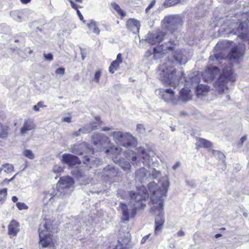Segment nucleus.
<instances>
[{
    "mask_svg": "<svg viewBox=\"0 0 249 249\" xmlns=\"http://www.w3.org/2000/svg\"><path fill=\"white\" fill-rule=\"evenodd\" d=\"M168 186L169 183L168 181L162 183L161 187H160L154 182H151L148 185L149 191L151 193V212L153 214L157 215L155 219L154 232L155 234H158L161 231L165 222L163 212V197L166 196Z\"/></svg>",
    "mask_w": 249,
    "mask_h": 249,
    "instance_id": "f257e3e1",
    "label": "nucleus"
},
{
    "mask_svg": "<svg viewBox=\"0 0 249 249\" xmlns=\"http://www.w3.org/2000/svg\"><path fill=\"white\" fill-rule=\"evenodd\" d=\"M187 62V60L183 54L182 51H176L171 58H169L167 63L160 67V79L170 86L176 88L180 84L184 73L181 71L177 72L176 70L173 67L177 64H184Z\"/></svg>",
    "mask_w": 249,
    "mask_h": 249,
    "instance_id": "f03ea898",
    "label": "nucleus"
},
{
    "mask_svg": "<svg viewBox=\"0 0 249 249\" xmlns=\"http://www.w3.org/2000/svg\"><path fill=\"white\" fill-rule=\"evenodd\" d=\"M130 201L128 206L121 203L120 207L122 211V220L124 222L128 221L129 217H133L136 214L137 210L143 209L145 204L142 201L145 200L149 196L147 191L143 186L140 187L136 193H129Z\"/></svg>",
    "mask_w": 249,
    "mask_h": 249,
    "instance_id": "7ed1b4c3",
    "label": "nucleus"
},
{
    "mask_svg": "<svg viewBox=\"0 0 249 249\" xmlns=\"http://www.w3.org/2000/svg\"><path fill=\"white\" fill-rule=\"evenodd\" d=\"M236 80V75L233 72L231 66L224 68L222 73L213 83V87L217 92V96L221 95L228 90L227 84L229 82H234Z\"/></svg>",
    "mask_w": 249,
    "mask_h": 249,
    "instance_id": "20e7f679",
    "label": "nucleus"
},
{
    "mask_svg": "<svg viewBox=\"0 0 249 249\" xmlns=\"http://www.w3.org/2000/svg\"><path fill=\"white\" fill-rule=\"evenodd\" d=\"M50 221L44 219L39 225L38 233L39 237V244L42 248L49 247L52 243V236L49 233L51 231V225Z\"/></svg>",
    "mask_w": 249,
    "mask_h": 249,
    "instance_id": "39448f33",
    "label": "nucleus"
},
{
    "mask_svg": "<svg viewBox=\"0 0 249 249\" xmlns=\"http://www.w3.org/2000/svg\"><path fill=\"white\" fill-rule=\"evenodd\" d=\"M238 24V22L233 23L235 27L232 29L231 33L236 35L243 39L247 37L248 34V27L249 26V12H246L242 14V19Z\"/></svg>",
    "mask_w": 249,
    "mask_h": 249,
    "instance_id": "423d86ee",
    "label": "nucleus"
},
{
    "mask_svg": "<svg viewBox=\"0 0 249 249\" xmlns=\"http://www.w3.org/2000/svg\"><path fill=\"white\" fill-rule=\"evenodd\" d=\"M182 24V20L178 15L168 16L162 21V27L171 32H173Z\"/></svg>",
    "mask_w": 249,
    "mask_h": 249,
    "instance_id": "0eeeda50",
    "label": "nucleus"
},
{
    "mask_svg": "<svg viewBox=\"0 0 249 249\" xmlns=\"http://www.w3.org/2000/svg\"><path fill=\"white\" fill-rule=\"evenodd\" d=\"M112 136L116 143L124 147H127L136 144L135 138L129 133L115 131L113 133Z\"/></svg>",
    "mask_w": 249,
    "mask_h": 249,
    "instance_id": "6e6552de",
    "label": "nucleus"
},
{
    "mask_svg": "<svg viewBox=\"0 0 249 249\" xmlns=\"http://www.w3.org/2000/svg\"><path fill=\"white\" fill-rule=\"evenodd\" d=\"M74 181L71 177H63L60 178L57 186L58 192L64 194L73 190Z\"/></svg>",
    "mask_w": 249,
    "mask_h": 249,
    "instance_id": "1a4fd4ad",
    "label": "nucleus"
},
{
    "mask_svg": "<svg viewBox=\"0 0 249 249\" xmlns=\"http://www.w3.org/2000/svg\"><path fill=\"white\" fill-rule=\"evenodd\" d=\"M160 92L161 94L162 99L168 103L173 105L180 104V100L178 96H176L175 92L170 89H160Z\"/></svg>",
    "mask_w": 249,
    "mask_h": 249,
    "instance_id": "9d476101",
    "label": "nucleus"
},
{
    "mask_svg": "<svg viewBox=\"0 0 249 249\" xmlns=\"http://www.w3.org/2000/svg\"><path fill=\"white\" fill-rule=\"evenodd\" d=\"M174 44L173 41H169L165 42L160 46H157L153 49V57L155 59L156 57H161L162 54L167 53L168 51L173 50Z\"/></svg>",
    "mask_w": 249,
    "mask_h": 249,
    "instance_id": "9b49d317",
    "label": "nucleus"
},
{
    "mask_svg": "<svg viewBox=\"0 0 249 249\" xmlns=\"http://www.w3.org/2000/svg\"><path fill=\"white\" fill-rule=\"evenodd\" d=\"M92 139L93 144L100 149L109 145L110 142L108 137L102 133L94 134Z\"/></svg>",
    "mask_w": 249,
    "mask_h": 249,
    "instance_id": "f8f14e48",
    "label": "nucleus"
},
{
    "mask_svg": "<svg viewBox=\"0 0 249 249\" xmlns=\"http://www.w3.org/2000/svg\"><path fill=\"white\" fill-rule=\"evenodd\" d=\"M219 69L216 66H208L201 76L205 82L210 83L219 73Z\"/></svg>",
    "mask_w": 249,
    "mask_h": 249,
    "instance_id": "ddd939ff",
    "label": "nucleus"
},
{
    "mask_svg": "<svg viewBox=\"0 0 249 249\" xmlns=\"http://www.w3.org/2000/svg\"><path fill=\"white\" fill-rule=\"evenodd\" d=\"M185 81V86L189 88H196L199 85L200 82V76L197 71H195L190 73L187 78L183 77Z\"/></svg>",
    "mask_w": 249,
    "mask_h": 249,
    "instance_id": "4468645a",
    "label": "nucleus"
},
{
    "mask_svg": "<svg viewBox=\"0 0 249 249\" xmlns=\"http://www.w3.org/2000/svg\"><path fill=\"white\" fill-rule=\"evenodd\" d=\"M166 35V33L164 31H160L156 34L149 33L146 36V40L149 44L154 45L163 40Z\"/></svg>",
    "mask_w": 249,
    "mask_h": 249,
    "instance_id": "2eb2a0df",
    "label": "nucleus"
},
{
    "mask_svg": "<svg viewBox=\"0 0 249 249\" xmlns=\"http://www.w3.org/2000/svg\"><path fill=\"white\" fill-rule=\"evenodd\" d=\"M62 161L69 166L81 163L80 160L77 156L71 154H64L62 156Z\"/></svg>",
    "mask_w": 249,
    "mask_h": 249,
    "instance_id": "dca6fc26",
    "label": "nucleus"
},
{
    "mask_svg": "<svg viewBox=\"0 0 249 249\" xmlns=\"http://www.w3.org/2000/svg\"><path fill=\"white\" fill-rule=\"evenodd\" d=\"M131 248L130 239L128 236L119 237L115 249H129Z\"/></svg>",
    "mask_w": 249,
    "mask_h": 249,
    "instance_id": "f3484780",
    "label": "nucleus"
},
{
    "mask_svg": "<svg viewBox=\"0 0 249 249\" xmlns=\"http://www.w3.org/2000/svg\"><path fill=\"white\" fill-rule=\"evenodd\" d=\"M126 25L127 29L133 33L137 34L139 32L141 24L138 20L130 18L127 21Z\"/></svg>",
    "mask_w": 249,
    "mask_h": 249,
    "instance_id": "a211bd4d",
    "label": "nucleus"
},
{
    "mask_svg": "<svg viewBox=\"0 0 249 249\" xmlns=\"http://www.w3.org/2000/svg\"><path fill=\"white\" fill-rule=\"evenodd\" d=\"M244 53V50L240 46H236L232 48L228 54L230 59H238L243 56Z\"/></svg>",
    "mask_w": 249,
    "mask_h": 249,
    "instance_id": "6ab92c4d",
    "label": "nucleus"
},
{
    "mask_svg": "<svg viewBox=\"0 0 249 249\" xmlns=\"http://www.w3.org/2000/svg\"><path fill=\"white\" fill-rule=\"evenodd\" d=\"M118 170L112 165H108L103 170V176L109 178H112L118 174Z\"/></svg>",
    "mask_w": 249,
    "mask_h": 249,
    "instance_id": "aec40b11",
    "label": "nucleus"
},
{
    "mask_svg": "<svg viewBox=\"0 0 249 249\" xmlns=\"http://www.w3.org/2000/svg\"><path fill=\"white\" fill-rule=\"evenodd\" d=\"M138 152L140 156V158L142 160V162L143 164L145 166L149 165L152 160L145 149L142 147H140L138 149Z\"/></svg>",
    "mask_w": 249,
    "mask_h": 249,
    "instance_id": "412c9836",
    "label": "nucleus"
},
{
    "mask_svg": "<svg viewBox=\"0 0 249 249\" xmlns=\"http://www.w3.org/2000/svg\"><path fill=\"white\" fill-rule=\"evenodd\" d=\"M185 87V88H182L180 90V96H178L180 101L187 102L191 100V90L188 87Z\"/></svg>",
    "mask_w": 249,
    "mask_h": 249,
    "instance_id": "4be33fe9",
    "label": "nucleus"
},
{
    "mask_svg": "<svg viewBox=\"0 0 249 249\" xmlns=\"http://www.w3.org/2000/svg\"><path fill=\"white\" fill-rule=\"evenodd\" d=\"M148 172L143 167L140 168L135 172L136 179L142 182L147 180Z\"/></svg>",
    "mask_w": 249,
    "mask_h": 249,
    "instance_id": "5701e85b",
    "label": "nucleus"
},
{
    "mask_svg": "<svg viewBox=\"0 0 249 249\" xmlns=\"http://www.w3.org/2000/svg\"><path fill=\"white\" fill-rule=\"evenodd\" d=\"M8 229L9 235L16 236L19 231V224L16 220H13L9 224Z\"/></svg>",
    "mask_w": 249,
    "mask_h": 249,
    "instance_id": "b1692460",
    "label": "nucleus"
},
{
    "mask_svg": "<svg viewBox=\"0 0 249 249\" xmlns=\"http://www.w3.org/2000/svg\"><path fill=\"white\" fill-rule=\"evenodd\" d=\"M35 127V124L32 121L26 120L20 129V133L21 135H25L27 133L28 131L34 129Z\"/></svg>",
    "mask_w": 249,
    "mask_h": 249,
    "instance_id": "393cba45",
    "label": "nucleus"
},
{
    "mask_svg": "<svg viewBox=\"0 0 249 249\" xmlns=\"http://www.w3.org/2000/svg\"><path fill=\"white\" fill-rule=\"evenodd\" d=\"M83 162L91 168L92 166H97L100 163V160L98 158H89L88 156H85L83 159Z\"/></svg>",
    "mask_w": 249,
    "mask_h": 249,
    "instance_id": "a878e982",
    "label": "nucleus"
},
{
    "mask_svg": "<svg viewBox=\"0 0 249 249\" xmlns=\"http://www.w3.org/2000/svg\"><path fill=\"white\" fill-rule=\"evenodd\" d=\"M196 146L197 149L200 147L209 148L212 146V143L206 139L197 138Z\"/></svg>",
    "mask_w": 249,
    "mask_h": 249,
    "instance_id": "bb28decb",
    "label": "nucleus"
},
{
    "mask_svg": "<svg viewBox=\"0 0 249 249\" xmlns=\"http://www.w3.org/2000/svg\"><path fill=\"white\" fill-rule=\"evenodd\" d=\"M225 58L224 55L221 52L216 53L213 55H211L209 57V63H211L212 61H214V63H212V64H218V61L223 59ZM211 65V64H210Z\"/></svg>",
    "mask_w": 249,
    "mask_h": 249,
    "instance_id": "cd10ccee",
    "label": "nucleus"
},
{
    "mask_svg": "<svg viewBox=\"0 0 249 249\" xmlns=\"http://www.w3.org/2000/svg\"><path fill=\"white\" fill-rule=\"evenodd\" d=\"M195 89L196 94L197 96H205L208 91V87L206 85H200Z\"/></svg>",
    "mask_w": 249,
    "mask_h": 249,
    "instance_id": "c85d7f7f",
    "label": "nucleus"
},
{
    "mask_svg": "<svg viewBox=\"0 0 249 249\" xmlns=\"http://www.w3.org/2000/svg\"><path fill=\"white\" fill-rule=\"evenodd\" d=\"M114 162L117 164H119L122 169H123L125 171H129L131 165L130 163L124 160H114Z\"/></svg>",
    "mask_w": 249,
    "mask_h": 249,
    "instance_id": "c756f323",
    "label": "nucleus"
},
{
    "mask_svg": "<svg viewBox=\"0 0 249 249\" xmlns=\"http://www.w3.org/2000/svg\"><path fill=\"white\" fill-rule=\"evenodd\" d=\"M127 159L131 161L133 165H140V160H138V157L136 156V154L132 151L130 152V155L126 156Z\"/></svg>",
    "mask_w": 249,
    "mask_h": 249,
    "instance_id": "7c9ffc66",
    "label": "nucleus"
},
{
    "mask_svg": "<svg viewBox=\"0 0 249 249\" xmlns=\"http://www.w3.org/2000/svg\"><path fill=\"white\" fill-rule=\"evenodd\" d=\"M85 147V143H82L79 145L74 144L71 147V151L77 155H82L83 152L79 150V149H83Z\"/></svg>",
    "mask_w": 249,
    "mask_h": 249,
    "instance_id": "2f4dec72",
    "label": "nucleus"
},
{
    "mask_svg": "<svg viewBox=\"0 0 249 249\" xmlns=\"http://www.w3.org/2000/svg\"><path fill=\"white\" fill-rule=\"evenodd\" d=\"M88 27L90 30H92L94 34L97 35L99 34L100 31L97 27L96 22L94 20H91L90 23L88 24Z\"/></svg>",
    "mask_w": 249,
    "mask_h": 249,
    "instance_id": "473e14b6",
    "label": "nucleus"
},
{
    "mask_svg": "<svg viewBox=\"0 0 249 249\" xmlns=\"http://www.w3.org/2000/svg\"><path fill=\"white\" fill-rule=\"evenodd\" d=\"M8 136V127L0 123V138L4 139Z\"/></svg>",
    "mask_w": 249,
    "mask_h": 249,
    "instance_id": "72a5a7b5",
    "label": "nucleus"
},
{
    "mask_svg": "<svg viewBox=\"0 0 249 249\" xmlns=\"http://www.w3.org/2000/svg\"><path fill=\"white\" fill-rule=\"evenodd\" d=\"M229 41L227 40H223L218 42L215 46V49L218 51L221 50H225L227 48V45Z\"/></svg>",
    "mask_w": 249,
    "mask_h": 249,
    "instance_id": "f704fd0d",
    "label": "nucleus"
},
{
    "mask_svg": "<svg viewBox=\"0 0 249 249\" xmlns=\"http://www.w3.org/2000/svg\"><path fill=\"white\" fill-rule=\"evenodd\" d=\"M6 173H10L14 171V166L12 164L6 163L2 165L0 171H2Z\"/></svg>",
    "mask_w": 249,
    "mask_h": 249,
    "instance_id": "c9c22d12",
    "label": "nucleus"
},
{
    "mask_svg": "<svg viewBox=\"0 0 249 249\" xmlns=\"http://www.w3.org/2000/svg\"><path fill=\"white\" fill-rule=\"evenodd\" d=\"M11 17L13 18L15 20L20 22L22 19V18L21 17L20 13L18 11H13L10 12V13Z\"/></svg>",
    "mask_w": 249,
    "mask_h": 249,
    "instance_id": "e433bc0d",
    "label": "nucleus"
},
{
    "mask_svg": "<svg viewBox=\"0 0 249 249\" xmlns=\"http://www.w3.org/2000/svg\"><path fill=\"white\" fill-rule=\"evenodd\" d=\"M7 189L4 188L0 189V204H2L5 201L7 196Z\"/></svg>",
    "mask_w": 249,
    "mask_h": 249,
    "instance_id": "4c0bfd02",
    "label": "nucleus"
},
{
    "mask_svg": "<svg viewBox=\"0 0 249 249\" xmlns=\"http://www.w3.org/2000/svg\"><path fill=\"white\" fill-rule=\"evenodd\" d=\"M184 0H166L164 5L167 7L174 6L177 4L182 3Z\"/></svg>",
    "mask_w": 249,
    "mask_h": 249,
    "instance_id": "58836bf2",
    "label": "nucleus"
},
{
    "mask_svg": "<svg viewBox=\"0 0 249 249\" xmlns=\"http://www.w3.org/2000/svg\"><path fill=\"white\" fill-rule=\"evenodd\" d=\"M120 63L114 60L111 62L109 67V71L111 73H113L114 72V71L117 70L119 67Z\"/></svg>",
    "mask_w": 249,
    "mask_h": 249,
    "instance_id": "ea45409f",
    "label": "nucleus"
},
{
    "mask_svg": "<svg viewBox=\"0 0 249 249\" xmlns=\"http://www.w3.org/2000/svg\"><path fill=\"white\" fill-rule=\"evenodd\" d=\"M112 7L114 9V10L117 12V13L122 16H125V13L121 9L120 7L116 4V3H111Z\"/></svg>",
    "mask_w": 249,
    "mask_h": 249,
    "instance_id": "a19ab883",
    "label": "nucleus"
},
{
    "mask_svg": "<svg viewBox=\"0 0 249 249\" xmlns=\"http://www.w3.org/2000/svg\"><path fill=\"white\" fill-rule=\"evenodd\" d=\"M213 154L216 157H217L219 160H223L225 158L224 154L220 151L213 150Z\"/></svg>",
    "mask_w": 249,
    "mask_h": 249,
    "instance_id": "79ce46f5",
    "label": "nucleus"
},
{
    "mask_svg": "<svg viewBox=\"0 0 249 249\" xmlns=\"http://www.w3.org/2000/svg\"><path fill=\"white\" fill-rule=\"evenodd\" d=\"M160 175L161 174L160 171L156 170L155 169H153L151 173L150 174L149 178L153 179H157L160 176Z\"/></svg>",
    "mask_w": 249,
    "mask_h": 249,
    "instance_id": "37998d69",
    "label": "nucleus"
},
{
    "mask_svg": "<svg viewBox=\"0 0 249 249\" xmlns=\"http://www.w3.org/2000/svg\"><path fill=\"white\" fill-rule=\"evenodd\" d=\"M23 155L28 158V159L30 160H33L35 158V156L32 151L29 149L25 150L23 152Z\"/></svg>",
    "mask_w": 249,
    "mask_h": 249,
    "instance_id": "c03bdc74",
    "label": "nucleus"
},
{
    "mask_svg": "<svg viewBox=\"0 0 249 249\" xmlns=\"http://www.w3.org/2000/svg\"><path fill=\"white\" fill-rule=\"evenodd\" d=\"M16 206L19 210H27L28 208V207L23 202H17Z\"/></svg>",
    "mask_w": 249,
    "mask_h": 249,
    "instance_id": "a18cd8bd",
    "label": "nucleus"
},
{
    "mask_svg": "<svg viewBox=\"0 0 249 249\" xmlns=\"http://www.w3.org/2000/svg\"><path fill=\"white\" fill-rule=\"evenodd\" d=\"M137 131L140 134H143L145 132V129L142 124H138L137 125Z\"/></svg>",
    "mask_w": 249,
    "mask_h": 249,
    "instance_id": "49530a36",
    "label": "nucleus"
},
{
    "mask_svg": "<svg viewBox=\"0 0 249 249\" xmlns=\"http://www.w3.org/2000/svg\"><path fill=\"white\" fill-rule=\"evenodd\" d=\"M63 170V168L59 165H56L53 166V171L54 173H59L62 172Z\"/></svg>",
    "mask_w": 249,
    "mask_h": 249,
    "instance_id": "de8ad7c7",
    "label": "nucleus"
},
{
    "mask_svg": "<svg viewBox=\"0 0 249 249\" xmlns=\"http://www.w3.org/2000/svg\"><path fill=\"white\" fill-rule=\"evenodd\" d=\"M85 130L84 129L79 128L78 131H75L73 133L72 135L75 137H78L80 136L82 133H85Z\"/></svg>",
    "mask_w": 249,
    "mask_h": 249,
    "instance_id": "09e8293b",
    "label": "nucleus"
},
{
    "mask_svg": "<svg viewBox=\"0 0 249 249\" xmlns=\"http://www.w3.org/2000/svg\"><path fill=\"white\" fill-rule=\"evenodd\" d=\"M101 76V71H96L94 75V81L97 83H99V79Z\"/></svg>",
    "mask_w": 249,
    "mask_h": 249,
    "instance_id": "8fccbe9b",
    "label": "nucleus"
},
{
    "mask_svg": "<svg viewBox=\"0 0 249 249\" xmlns=\"http://www.w3.org/2000/svg\"><path fill=\"white\" fill-rule=\"evenodd\" d=\"M156 0H153L151 3L149 4L148 7L145 9L146 13H148L150 9H151L155 5Z\"/></svg>",
    "mask_w": 249,
    "mask_h": 249,
    "instance_id": "3c124183",
    "label": "nucleus"
},
{
    "mask_svg": "<svg viewBox=\"0 0 249 249\" xmlns=\"http://www.w3.org/2000/svg\"><path fill=\"white\" fill-rule=\"evenodd\" d=\"M65 69L64 68H59L55 71V73L57 74L64 75L65 73Z\"/></svg>",
    "mask_w": 249,
    "mask_h": 249,
    "instance_id": "603ef678",
    "label": "nucleus"
},
{
    "mask_svg": "<svg viewBox=\"0 0 249 249\" xmlns=\"http://www.w3.org/2000/svg\"><path fill=\"white\" fill-rule=\"evenodd\" d=\"M44 56L46 60L52 61L53 60V55L51 53L48 54L44 53Z\"/></svg>",
    "mask_w": 249,
    "mask_h": 249,
    "instance_id": "864d4df0",
    "label": "nucleus"
},
{
    "mask_svg": "<svg viewBox=\"0 0 249 249\" xmlns=\"http://www.w3.org/2000/svg\"><path fill=\"white\" fill-rule=\"evenodd\" d=\"M185 232L183 231L180 230L175 233L174 236V237H183L185 236Z\"/></svg>",
    "mask_w": 249,
    "mask_h": 249,
    "instance_id": "5fc2aeb1",
    "label": "nucleus"
},
{
    "mask_svg": "<svg viewBox=\"0 0 249 249\" xmlns=\"http://www.w3.org/2000/svg\"><path fill=\"white\" fill-rule=\"evenodd\" d=\"M68 1H69L70 3H71V6L72 8H73L75 10H77V9L78 8V5H77L76 4H75L73 1L72 0H67Z\"/></svg>",
    "mask_w": 249,
    "mask_h": 249,
    "instance_id": "6e6d98bb",
    "label": "nucleus"
},
{
    "mask_svg": "<svg viewBox=\"0 0 249 249\" xmlns=\"http://www.w3.org/2000/svg\"><path fill=\"white\" fill-rule=\"evenodd\" d=\"M247 140V136H243L240 140V142H239V144L241 146L242 145L243 143Z\"/></svg>",
    "mask_w": 249,
    "mask_h": 249,
    "instance_id": "4d7b16f0",
    "label": "nucleus"
},
{
    "mask_svg": "<svg viewBox=\"0 0 249 249\" xmlns=\"http://www.w3.org/2000/svg\"><path fill=\"white\" fill-rule=\"evenodd\" d=\"M121 56H122L121 53H118L116 59L115 60V61L118 62L119 63H122V59L121 58Z\"/></svg>",
    "mask_w": 249,
    "mask_h": 249,
    "instance_id": "13d9d810",
    "label": "nucleus"
},
{
    "mask_svg": "<svg viewBox=\"0 0 249 249\" xmlns=\"http://www.w3.org/2000/svg\"><path fill=\"white\" fill-rule=\"evenodd\" d=\"M180 162L179 161L177 162L172 167V169L175 170L177 168L180 166Z\"/></svg>",
    "mask_w": 249,
    "mask_h": 249,
    "instance_id": "bf43d9fd",
    "label": "nucleus"
},
{
    "mask_svg": "<svg viewBox=\"0 0 249 249\" xmlns=\"http://www.w3.org/2000/svg\"><path fill=\"white\" fill-rule=\"evenodd\" d=\"M76 13L79 17V19L81 20H83L84 18H83L82 14L80 13V11L78 9V8L77 9V10H76Z\"/></svg>",
    "mask_w": 249,
    "mask_h": 249,
    "instance_id": "052dcab7",
    "label": "nucleus"
},
{
    "mask_svg": "<svg viewBox=\"0 0 249 249\" xmlns=\"http://www.w3.org/2000/svg\"><path fill=\"white\" fill-rule=\"evenodd\" d=\"M63 121L70 123L71 122V118L69 117H65L63 118Z\"/></svg>",
    "mask_w": 249,
    "mask_h": 249,
    "instance_id": "680f3d73",
    "label": "nucleus"
},
{
    "mask_svg": "<svg viewBox=\"0 0 249 249\" xmlns=\"http://www.w3.org/2000/svg\"><path fill=\"white\" fill-rule=\"evenodd\" d=\"M149 235H150V234L147 235H146V236H144V237L142 238V241H141V243H142V244H143V243H144L146 242V240L148 239V238H149Z\"/></svg>",
    "mask_w": 249,
    "mask_h": 249,
    "instance_id": "e2e57ef3",
    "label": "nucleus"
},
{
    "mask_svg": "<svg viewBox=\"0 0 249 249\" xmlns=\"http://www.w3.org/2000/svg\"><path fill=\"white\" fill-rule=\"evenodd\" d=\"M113 129L111 127H104L102 128L101 130L104 131H108L110 130H113Z\"/></svg>",
    "mask_w": 249,
    "mask_h": 249,
    "instance_id": "0e129e2a",
    "label": "nucleus"
},
{
    "mask_svg": "<svg viewBox=\"0 0 249 249\" xmlns=\"http://www.w3.org/2000/svg\"><path fill=\"white\" fill-rule=\"evenodd\" d=\"M37 105L38 107H46L45 106H44L43 105V102H39L37 104Z\"/></svg>",
    "mask_w": 249,
    "mask_h": 249,
    "instance_id": "69168bd1",
    "label": "nucleus"
},
{
    "mask_svg": "<svg viewBox=\"0 0 249 249\" xmlns=\"http://www.w3.org/2000/svg\"><path fill=\"white\" fill-rule=\"evenodd\" d=\"M39 108L37 105H35L33 107L34 110L36 111H38L39 110Z\"/></svg>",
    "mask_w": 249,
    "mask_h": 249,
    "instance_id": "338daca9",
    "label": "nucleus"
},
{
    "mask_svg": "<svg viewBox=\"0 0 249 249\" xmlns=\"http://www.w3.org/2000/svg\"><path fill=\"white\" fill-rule=\"evenodd\" d=\"M18 198L17 196H12V200L14 202H16L18 201Z\"/></svg>",
    "mask_w": 249,
    "mask_h": 249,
    "instance_id": "774afa93",
    "label": "nucleus"
}]
</instances>
